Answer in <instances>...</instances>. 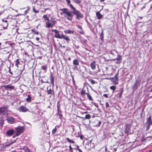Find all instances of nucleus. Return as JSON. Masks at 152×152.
<instances>
[{"mask_svg": "<svg viewBox=\"0 0 152 152\" xmlns=\"http://www.w3.org/2000/svg\"><path fill=\"white\" fill-rule=\"evenodd\" d=\"M70 8L73 10V12H70L67 8H63L59 9V10L62 12L60 13L61 15L63 16L67 20L71 21L72 20L73 15H76V18L78 20L80 18H83V16L79 11L77 10L72 5H71Z\"/></svg>", "mask_w": 152, "mask_h": 152, "instance_id": "obj_1", "label": "nucleus"}, {"mask_svg": "<svg viewBox=\"0 0 152 152\" xmlns=\"http://www.w3.org/2000/svg\"><path fill=\"white\" fill-rule=\"evenodd\" d=\"M24 130V126H19L15 128V131L16 132V135L18 136L22 133Z\"/></svg>", "mask_w": 152, "mask_h": 152, "instance_id": "obj_2", "label": "nucleus"}, {"mask_svg": "<svg viewBox=\"0 0 152 152\" xmlns=\"http://www.w3.org/2000/svg\"><path fill=\"white\" fill-rule=\"evenodd\" d=\"M52 31L54 32L55 33L54 37L57 38L62 39V34L61 35L59 33L58 31L56 29H54L52 30Z\"/></svg>", "mask_w": 152, "mask_h": 152, "instance_id": "obj_3", "label": "nucleus"}, {"mask_svg": "<svg viewBox=\"0 0 152 152\" xmlns=\"http://www.w3.org/2000/svg\"><path fill=\"white\" fill-rule=\"evenodd\" d=\"M6 120L8 123L10 124H13L15 123V119L12 117H8Z\"/></svg>", "mask_w": 152, "mask_h": 152, "instance_id": "obj_4", "label": "nucleus"}, {"mask_svg": "<svg viewBox=\"0 0 152 152\" xmlns=\"http://www.w3.org/2000/svg\"><path fill=\"white\" fill-rule=\"evenodd\" d=\"M18 110L20 112H25L28 110V109L23 105L21 106L18 108Z\"/></svg>", "mask_w": 152, "mask_h": 152, "instance_id": "obj_5", "label": "nucleus"}, {"mask_svg": "<svg viewBox=\"0 0 152 152\" xmlns=\"http://www.w3.org/2000/svg\"><path fill=\"white\" fill-rule=\"evenodd\" d=\"M15 131L12 129H9L6 132V136L8 137L11 136L14 133Z\"/></svg>", "mask_w": 152, "mask_h": 152, "instance_id": "obj_6", "label": "nucleus"}, {"mask_svg": "<svg viewBox=\"0 0 152 152\" xmlns=\"http://www.w3.org/2000/svg\"><path fill=\"white\" fill-rule=\"evenodd\" d=\"M1 21L4 23L3 24V28L4 29H6L7 28V26L8 25V21L7 20H6L5 18L1 20Z\"/></svg>", "mask_w": 152, "mask_h": 152, "instance_id": "obj_7", "label": "nucleus"}, {"mask_svg": "<svg viewBox=\"0 0 152 152\" xmlns=\"http://www.w3.org/2000/svg\"><path fill=\"white\" fill-rule=\"evenodd\" d=\"M118 77H115V75L114 77L111 78V81L113 82V83L115 85L118 84Z\"/></svg>", "mask_w": 152, "mask_h": 152, "instance_id": "obj_8", "label": "nucleus"}, {"mask_svg": "<svg viewBox=\"0 0 152 152\" xmlns=\"http://www.w3.org/2000/svg\"><path fill=\"white\" fill-rule=\"evenodd\" d=\"M16 142V140H14L13 142L12 141H11V142L9 143H4L3 144L2 146L4 148H6L7 147H8L11 145V144H12L14 143L15 142Z\"/></svg>", "mask_w": 152, "mask_h": 152, "instance_id": "obj_9", "label": "nucleus"}, {"mask_svg": "<svg viewBox=\"0 0 152 152\" xmlns=\"http://www.w3.org/2000/svg\"><path fill=\"white\" fill-rule=\"evenodd\" d=\"M4 87L5 89L7 90H10L11 89H13L14 88V87L13 86H12L10 84L4 86Z\"/></svg>", "mask_w": 152, "mask_h": 152, "instance_id": "obj_10", "label": "nucleus"}, {"mask_svg": "<svg viewBox=\"0 0 152 152\" xmlns=\"http://www.w3.org/2000/svg\"><path fill=\"white\" fill-rule=\"evenodd\" d=\"M140 81L139 80H136L135 83H134V85L132 87V89L133 90H135L137 89L138 87V85L140 83Z\"/></svg>", "mask_w": 152, "mask_h": 152, "instance_id": "obj_11", "label": "nucleus"}, {"mask_svg": "<svg viewBox=\"0 0 152 152\" xmlns=\"http://www.w3.org/2000/svg\"><path fill=\"white\" fill-rule=\"evenodd\" d=\"M50 82L51 83V84L53 86H54V78L53 77V75L52 74H50Z\"/></svg>", "mask_w": 152, "mask_h": 152, "instance_id": "obj_12", "label": "nucleus"}, {"mask_svg": "<svg viewBox=\"0 0 152 152\" xmlns=\"http://www.w3.org/2000/svg\"><path fill=\"white\" fill-rule=\"evenodd\" d=\"M90 66L91 69L93 70H95L96 68V62L95 61H93V62L91 64Z\"/></svg>", "mask_w": 152, "mask_h": 152, "instance_id": "obj_13", "label": "nucleus"}, {"mask_svg": "<svg viewBox=\"0 0 152 152\" xmlns=\"http://www.w3.org/2000/svg\"><path fill=\"white\" fill-rule=\"evenodd\" d=\"M61 38L62 39H64L68 42L70 41L69 38L67 36L64 35L63 33L62 34V37Z\"/></svg>", "mask_w": 152, "mask_h": 152, "instance_id": "obj_14", "label": "nucleus"}, {"mask_svg": "<svg viewBox=\"0 0 152 152\" xmlns=\"http://www.w3.org/2000/svg\"><path fill=\"white\" fill-rule=\"evenodd\" d=\"M73 64L75 66H78L79 65V61L77 59L73 60Z\"/></svg>", "mask_w": 152, "mask_h": 152, "instance_id": "obj_15", "label": "nucleus"}, {"mask_svg": "<svg viewBox=\"0 0 152 152\" xmlns=\"http://www.w3.org/2000/svg\"><path fill=\"white\" fill-rule=\"evenodd\" d=\"M48 94L50 95H54V92L53 90L51 89V88L49 89V90H48L47 91Z\"/></svg>", "mask_w": 152, "mask_h": 152, "instance_id": "obj_16", "label": "nucleus"}, {"mask_svg": "<svg viewBox=\"0 0 152 152\" xmlns=\"http://www.w3.org/2000/svg\"><path fill=\"white\" fill-rule=\"evenodd\" d=\"M86 91L84 90V88H82L80 92V94L83 96L85 95L86 94L87 95V94H88V93H86Z\"/></svg>", "mask_w": 152, "mask_h": 152, "instance_id": "obj_17", "label": "nucleus"}, {"mask_svg": "<svg viewBox=\"0 0 152 152\" xmlns=\"http://www.w3.org/2000/svg\"><path fill=\"white\" fill-rule=\"evenodd\" d=\"M59 126L58 125L56 126L54 129L52 131V133L53 134H55L56 132L57 129L59 128Z\"/></svg>", "mask_w": 152, "mask_h": 152, "instance_id": "obj_18", "label": "nucleus"}, {"mask_svg": "<svg viewBox=\"0 0 152 152\" xmlns=\"http://www.w3.org/2000/svg\"><path fill=\"white\" fill-rule=\"evenodd\" d=\"M46 27L47 28L52 27L53 26L51 23L49 22V21L46 23Z\"/></svg>", "mask_w": 152, "mask_h": 152, "instance_id": "obj_19", "label": "nucleus"}, {"mask_svg": "<svg viewBox=\"0 0 152 152\" xmlns=\"http://www.w3.org/2000/svg\"><path fill=\"white\" fill-rule=\"evenodd\" d=\"M57 114L59 116V118L61 119L62 117V115L61 114V112L60 110H57Z\"/></svg>", "mask_w": 152, "mask_h": 152, "instance_id": "obj_20", "label": "nucleus"}, {"mask_svg": "<svg viewBox=\"0 0 152 152\" xmlns=\"http://www.w3.org/2000/svg\"><path fill=\"white\" fill-rule=\"evenodd\" d=\"M147 124H148V126H150L152 124L151 116H150L148 118L147 121Z\"/></svg>", "mask_w": 152, "mask_h": 152, "instance_id": "obj_21", "label": "nucleus"}, {"mask_svg": "<svg viewBox=\"0 0 152 152\" xmlns=\"http://www.w3.org/2000/svg\"><path fill=\"white\" fill-rule=\"evenodd\" d=\"M7 106L3 107L0 108V111L2 113L7 110Z\"/></svg>", "mask_w": 152, "mask_h": 152, "instance_id": "obj_22", "label": "nucleus"}, {"mask_svg": "<svg viewBox=\"0 0 152 152\" xmlns=\"http://www.w3.org/2000/svg\"><path fill=\"white\" fill-rule=\"evenodd\" d=\"M66 141L68 142L69 143H75V141H74L73 140H71L69 138H66Z\"/></svg>", "mask_w": 152, "mask_h": 152, "instance_id": "obj_23", "label": "nucleus"}, {"mask_svg": "<svg viewBox=\"0 0 152 152\" xmlns=\"http://www.w3.org/2000/svg\"><path fill=\"white\" fill-rule=\"evenodd\" d=\"M96 16L97 17L98 19H100L102 18V15L99 12L96 13Z\"/></svg>", "mask_w": 152, "mask_h": 152, "instance_id": "obj_24", "label": "nucleus"}, {"mask_svg": "<svg viewBox=\"0 0 152 152\" xmlns=\"http://www.w3.org/2000/svg\"><path fill=\"white\" fill-rule=\"evenodd\" d=\"M64 33L66 34H73L74 32L73 31L70 30H67L64 31Z\"/></svg>", "mask_w": 152, "mask_h": 152, "instance_id": "obj_25", "label": "nucleus"}, {"mask_svg": "<svg viewBox=\"0 0 152 152\" xmlns=\"http://www.w3.org/2000/svg\"><path fill=\"white\" fill-rule=\"evenodd\" d=\"M31 98L30 95H28L27 98L26 99V102H31Z\"/></svg>", "mask_w": 152, "mask_h": 152, "instance_id": "obj_26", "label": "nucleus"}, {"mask_svg": "<svg viewBox=\"0 0 152 152\" xmlns=\"http://www.w3.org/2000/svg\"><path fill=\"white\" fill-rule=\"evenodd\" d=\"M104 33L103 30L102 31L100 35V38L102 40H103L104 39Z\"/></svg>", "mask_w": 152, "mask_h": 152, "instance_id": "obj_27", "label": "nucleus"}, {"mask_svg": "<svg viewBox=\"0 0 152 152\" xmlns=\"http://www.w3.org/2000/svg\"><path fill=\"white\" fill-rule=\"evenodd\" d=\"M15 66H17V67H18V65L20 64V62L19 61V60L18 59H17L15 61Z\"/></svg>", "mask_w": 152, "mask_h": 152, "instance_id": "obj_28", "label": "nucleus"}, {"mask_svg": "<svg viewBox=\"0 0 152 152\" xmlns=\"http://www.w3.org/2000/svg\"><path fill=\"white\" fill-rule=\"evenodd\" d=\"M87 95L89 100L93 101V99H92L91 96L89 95V94L88 93V94H87Z\"/></svg>", "mask_w": 152, "mask_h": 152, "instance_id": "obj_29", "label": "nucleus"}, {"mask_svg": "<svg viewBox=\"0 0 152 152\" xmlns=\"http://www.w3.org/2000/svg\"><path fill=\"white\" fill-rule=\"evenodd\" d=\"M47 68V65H44L41 66V69L43 70H46Z\"/></svg>", "mask_w": 152, "mask_h": 152, "instance_id": "obj_30", "label": "nucleus"}, {"mask_svg": "<svg viewBox=\"0 0 152 152\" xmlns=\"http://www.w3.org/2000/svg\"><path fill=\"white\" fill-rule=\"evenodd\" d=\"M110 89L113 90V92H114L116 88V87L115 86H111L110 87Z\"/></svg>", "mask_w": 152, "mask_h": 152, "instance_id": "obj_31", "label": "nucleus"}, {"mask_svg": "<svg viewBox=\"0 0 152 152\" xmlns=\"http://www.w3.org/2000/svg\"><path fill=\"white\" fill-rule=\"evenodd\" d=\"M88 80L89 81L91 82V83L92 84H95L96 83V82L94 80H92V79H89Z\"/></svg>", "mask_w": 152, "mask_h": 152, "instance_id": "obj_32", "label": "nucleus"}, {"mask_svg": "<svg viewBox=\"0 0 152 152\" xmlns=\"http://www.w3.org/2000/svg\"><path fill=\"white\" fill-rule=\"evenodd\" d=\"M43 18H44L45 20H47L48 21H49V18L46 15H44L43 16Z\"/></svg>", "mask_w": 152, "mask_h": 152, "instance_id": "obj_33", "label": "nucleus"}, {"mask_svg": "<svg viewBox=\"0 0 152 152\" xmlns=\"http://www.w3.org/2000/svg\"><path fill=\"white\" fill-rule=\"evenodd\" d=\"M4 123V120L2 119L0 120V125L1 127H2L3 124Z\"/></svg>", "mask_w": 152, "mask_h": 152, "instance_id": "obj_34", "label": "nucleus"}, {"mask_svg": "<svg viewBox=\"0 0 152 152\" xmlns=\"http://www.w3.org/2000/svg\"><path fill=\"white\" fill-rule=\"evenodd\" d=\"M129 128L128 127H126V128L125 129V132L126 133H128L129 132Z\"/></svg>", "mask_w": 152, "mask_h": 152, "instance_id": "obj_35", "label": "nucleus"}, {"mask_svg": "<svg viewBox=\"0 0 152 152\" xmlns=\"http://www.w3.org/2000/svg\"><path fill=\"white\" fill-rule=\"evenodd\" d=\"M31 31L34 34H39L38 32L36 31L34 29H32Z\"/></svg>", "mask_w": 152, "mask_h": 152, "instance_id": "obj_36", "label": "nucleus"}, {"mask_svg": "<svg viewBox=\"0 0 152 152\" xmlns=\"http://www.w3.org/2000/svg\"><path fill=\"white\" fill-rule=\"evenodd\" d=\"M24 150L26 152H31L29 149L27 147L24 148Z\"/></svg>", "mask_w": 152, "mask_h": 152, "instance_id": "obj_37", "label": "nucleus"}, {"mask_svg": "<svg viewBox=\"0 0 152 152\" xmlns=\"http://www.w3.org/2000/svg\"><path fill=\"white\" fill-rule=\"evenodd\" d=\"M91 118V116L90 114L86 115L85 116V118L87 119H89Z\"/></svg>", "mask_w": 152, "mask_h": 152, "instance_id": "obj_38", "label": "nucleus"}, {"mask_svg": "<svg viewBox=\"0 0 152 152\" xmlns=\"http://www.w3.org/2000/svg\"><path fill=\"white\" fill-rule=\"evenodd\" d=\"M87 40L85 39H83L82 41V43L84 44H86L87 43Z\"/></svg>", "mask_w": 152, "mask_h": 152, "instance_id": "obj_39", "label": "nucleus"}, {"mask_svg": "<svg viewBox=\"0 0 152 152\" xmlns=\"http://www.w3.org/2000/svg\"><path fill=\"white\" fill-rule=\"evenodd\" d=\"M67 4H69V5L70 7L71 5H72V4H70V0H66Z\"/></svg>", "mask_w": 152, "mask_h": 152, "instance_id": "obj_40", "label": "nucleus"}, {"mask_svg": "<svg viewBox=\"0 0 152 152\" xmlns=\"http://www.w3.org/2000/svg\"><path fill=\"white\" fill-rule=\"evenodd\" d=\"M78 69V68L77 66H75L73 68V69L74 70H77Z\"/></svg>", "mask_w": 152, "mask_h": 152, "instance_id": "obj_41", "label": "nucleus"}, {"mask_svg": "<svg viewBox=\"0 0 152 152\" xmlns=\"http://www.w3.org/2000/svg\"><path fill=\"white\" fill-rule=\"evenodd\" d=\"M33 11L36 13H37L39 12V11L38 10H36L34 7L33 8Z\"/></svg>", "mask_w": 152, "mask_h": 152, "instance_id": "obj_42", "label": "nucleus"}, {"mask_svg": "<svg viewBox=\"0 0 152 152\" xmlns=\"http://www.w3.org/2000/svg\"><path fill=\"white\" fill-rule=\"evenodd\" d=\"M76 3L79 4L80 3V1L79 0H73Z\"/></svg>", "mask_w": 152, "mask_h": 152, "instance_id": "obj_43", "label": "nucleus"}, {"mask_svg": "<svg viewBox=\"0 0 152 152\" xmlns=\"http://www.w3.org/2000/svg\"><path fill=\"white\" fill-rule=\"evenodd\" d=\"M105 106L106 108H108L109 107V105L108 102H106L105 103Z\"/></svg>", "mask_w": 152, "mask_h": 152, "instance_id": "obj_44", "label": "nucleus"}, {"mask_svg": "<svg viewBox=\"0 0 152 152\" xmlns=\"http://www.w3.org/2000/svg\"><path fill=\"white\" fill-rule=\"evenodd\" d=\"M69 149L70 151L71 152H72V148L71 146V145H70L69 146Z\"/></svg>", "mask_w": 152, "mask_h": 152, "instance_id": "obj_45", "label": "nucleus"}, {"mask_svg": "<svg viewBox=\"0 0 152 152\" xmlns=\"http://www.w3.org/2000/svg\"><path fill=\"white\" fill-rule=\"evenodd\" d=\"M77 150L79 152H83L82 150L79 148V146L77 145Z\"/></svg>", "mask_w": 152, "mask_h": 152, "instance_id": "obj_46", "label": "nucleus"}, {"mask_svg": "<svg viewBox=\"0 0 152 152\" xmlns=\"http://www.w3.org/2000/svg\"><path fill=\"white\" fill-rule=\"evenodd\" d=\"M56 23V21L55 20H52L51 21V23L53 24V26Z\"/></svg>", "mask_w": 152, "mask_h": 152, "instance_id": "obj_47", "label": "nucleus"}, {"mask_svg": "<svg viewBox=\"0 0 152 152\" xmlns=\"http://www.w3.org/2000/svg\"><path fill=\"white\" fill-rule=\"evenodd\" d=\"M103 96L107 98H108V96L107 94H104L103 95Z\"/></svg>", "mask_w": 152, "mask_h": 152, "instance_id": "obj_48", "label": "nucleus"}, {"mask_svg": "<svg viewBox=\"0 0 152 152\" xmlns=\"http://www.w3.org/2000/svg\"><path fill=\"white\" fill-rule=\"evenodd\" d=\"M77 27L79 28L81 30H82V28L81 26L79 25H77Z\"/></svg>", "mask_w": 152, "mask_h": 152, "instance_id": "obj_49", "label": "nucleus"}, {"mask_svg": "<svg viewBox=\"0 0 152 152\" xmlns=\"http://www.w3.org/2000/svg\"><path fill=\"white\" fill-rule=\"evenodd\" d=\"M73 83L74 85L75 86V89H77V86H76V84L75 83V81H74H74H73Z\"/></svg>", "mask_w": 152, "mask_h": 152, "instance_id": "obj_50", "label": "nucleus"}, {"mask_svg": "<svg viewBox=\"0 0 152 152\" xmlns=\"http://www.w3.org/2000/svg\"><path fill=\"white\" fill-rule=\"evenodd\" d=\"M118 148V147L116 148H114V150L113 151V152H115L117 150V149Z\"/></svg>", "mask_w": 152, "mask_h": 152, "instance_id": "obj_51", "label": "nucleus"}, {"mask_svg": "<svg viewBox=\"0 0 152 152\" xmlns=\"http://www.w3.org/2000/svg\"><path fill=\"white\" fill-rule=\"evenodd\" d=\"M57 110H60V105H58L57 106Z\"/></svg>", "mask_w": 152, "mask_h": 152, "instance_id": "obj_52", "label": "nucleus"}, {"mask_svg": "<svg viewBox=\"0 0 152 152\" xmlns=\"http://www.w3.org/2000/svg\"><path fill=\"white\" fill-rule=\"evenodd\" d=\"M120 91L121 92V94H122L123 91V88H121L120 89Z\"/></svg>", "mask_w": 152, "mask_h": 152, "instance_id": "obj_53", "label": "nucleus"}, {"mask_svg": "<svg viewBox=\"0 0 152 152\" xmlns=\"http://www.w3.org/2000/svg\"><path fill=\"white\" fill-rule=\"evenodd\" d=\"M118 72H119V71H118L117 73L115 75V77H118Z\"/></svg>", "mask_w": 152, "mask_h": 152, "instance_id": "obj_54", "label": "nucleus"}, {"mask_svg": "<svg viewBox=\"0 0 152 152\" xmlns=\"http://www.w3.org/2000/svg\"><path fill=\"white\" fill-rule=\"evenodd\" d=\"M9 72L11 74H12L13 73L11 71L10 69H9Z\"/></svg>", "mask_w": 152, "mask_h": 152, "instance_id": "obj_55", "label": "nucleus"}, {"mask_svg": "<svg viewBox=\"0 0 152 152\" xmlns=\"http://www.w3.org/2000/svg\"><path fill=\"white\" fill-rule=\"evenodd\" d=\"M101 124V122L100 121H98V126H99Z\"/></svg>", "mask_w": 152, "mask_h": 152, "instance_id": "obj_56", "label": "nucleus"}, {"mask_svg": "<svg viewBox=\"0 0 152 152\" xmlns=\"http://www.w3.org/2000/svg\"><path fill=\"white\" fill-rule=\"evenodd\" d=\"M122 94H121V93H120L119 94V98H121V96H122Z\"/></svg>", "mask_w": 152, "mask_h": 152, "instance_id": "obj_57", "label": "nucleus"}, {"mask_svg": "<svg viewBox=\"0 0 152 152\" xmlns=\"http://www.w3.org/2000/svg\"><path fill=\"white\" fill-rule=\"evenodd\" d=\"M24 69V66L23 69L22 70H21V73L23 71V70Z\"/></svg>", "mask_w": 152, "mask_h": 152, "instance_id": "obj_58", "label": "nucleus"}, {"mask_svg": "<svg viewBox=\"0 0 152 152\" xmlns=\"http://www.w3.org/2000/svg\"><path fill=\"white\" fill-rule=\"evenodd\" d=\"M39 37H37L36 38V39L37 41H39Z\"/></svg>", "mask_w": 152, "mask_h": 152, "instance_id": "obj_59", "label": "nucleus"}, {"mask_svg": "<svg viewBox=\"0 0 152 152\" xmlns=\"http://www.w3.org/2000/svg\"><path fill=\"white\" fill-rule=\"evenodd\" d=\"M81 31H80V34H83V31H82V30H81Z\"/></svg>", "mask_w": 152, "mask_h": 152, "instance_id": "obj_60", "label": "nucleus"}, {"mask_svg": "<svg viewBox=\"0 0 152 152\" xmlns=\"http://www.w3.org/2000/svg\"><path fill=\"white\" fill-rule=\"evenodd\" d=\"M68 60H69V61H71V58L70 57H69L68 58Z\"/></svg>", "mask_w": 152, "mask_h": 152, "instance_id": "obj_61", "label": "nucleus"}, {"mask_svg": "<svg viewBox=\"0 0 152 152\" xmlns=\"http://www.w3.org/2000/svg\"><path fill=\"white\" fill-rule=\"evenodd\" d=\"M105 0H100V2H102L104 1Z\"/></svg>", "mask_w": 152, "mask_h": 152, "instance_id": "obj_62", "label": "nucleus"}, {"mask_svg": "<svg viewBox=\"0 0 152 152\" xmlns=\"http://www.w3.org/2000/svg\"><path fill=\"white\" fill-rule=\"evenodd\" d=\"M138 18H140L141 19L142 18V17H138Z\"/></svg>", "mask_w": 152, "mask_h": 152, "instance_id": "obj_63", "label": "nucleus"}, {"mask_svg": "<svg viewBox=\"0 0 152 152\" xmlns=\"http://www.w3.org/2000/svg\"><path fill=\"white\" fill-rule=\"evenodd\" d=\"M150 8H152V4H151V6H150Z\"/></svg>", "mask_w": 152, "mask_h": 152, "instance_id": "obj_64", "label": "nucleus"}]
</instances>
